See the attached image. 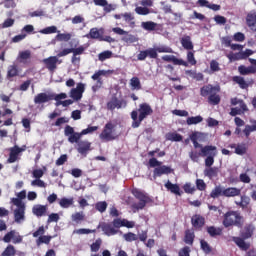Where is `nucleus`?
Listing matches in <instances>:
<instances>
[{"label":"nucleus","instance_id":"obj_2","mask_svg":"<svg viewBox=\"0 0 256 256\" xmlns=\"http://www.w3.org/2000/svg\"><path fill=\"white\" fill-rule=\"evenodd\" d=\"M253 233H255V226H253V224H248L240 232L241 237H233L232 241L241 251H249L251 243L245 242V240L251 239V237H253Z\"/></svg>","mask_w":256,"mask_h":256},{"label":"nucleus","instance_id":"obj_5","mask_svg":"<svg viewBox=\"0 0 256 256\" xmlns=\"http://www.w3.org/2000/svg\"><path fill=\"white\" fill-rule=\"evenodd\" d=\"M157 53H173V48L169 46H158L156 48H148L146 50L140 51L137 55L138 61H145L147 57L150 59H157L159 54Z\"/></svg>","mask_w":256,"mask_h":256},{"label":"nucleus","instance_id":"obj_33","mask_svg":"<svg viewBox=\"0 0 256 256\" xmlns=\"http://www.w3.org/2000/svg\"><path fill=\"white\" fill-rule=\"evenodd\" d=\"M246 23H247L248 27H251L252 29H254V27H256V12L255 11H252L247 14Z\"/></svg>","mask_w":256,"mask_h":256},{"label":"nucleus","instance_id":"obj_44","mask_svg":"<svg viewBox=\"0 0 256 256\" xmlns=\"http://www.w3.org/2000/svg\"><path fill=\"white\" fill-rule=\"evenodd\" d=\"M203 122L202 116H191L186 120L187 125H199V123Z\"/></svg>","mask_w":256,"mask_h":256},{"label":"nucleus","instance_id":"obj_6","mask_svg":"<svg viewBox=\"0 0 256 256\" xmlns=\"http://www.w3.org/2000/svg\"><path fill=\"white\" fill-rule=\"evenodd\" d=\"M243 216L238 211H228L223 216L222 225L227 229L229 227H243Z\"/></svg>","mask_w":256,"mask_h":256},{"label":"nucleus","instance_id":"obj_46","mask_svg":"<svg viewBox=\"0 0 256 256\" xmlns=\"http://www.w3.org/2000/svg\"><path fill=\"white\" fill-rule=\"evenodd\" d=\"M183 190L188 195H193L195 193V191H197V188L195 187V185L191 184V182H186L183 185Z\"/></svg>","mask_w":256,"mask_h":256},{"label":"nucleus","instance_id":"obj_52","mask_svg":"<svg viewBox=\"0 0 256 256\" xmlns=\"http://www.w3.org/2000/svg\"><path fill=\"white\" fill-rule=\"evenodd\" d=\"M187 63L189 65H197V59H195V51L189 50L187 52Z\"/></svg>","mask_w":256,"mask_h":256},{"label":"nucleus","instance_id":"obj_28","mask_svg":"<svg viewBox=\"0 0 256 256\" xmlns=\"http://www.w3.org/2000/svg\"><path fill=\"white\" fill-rule=\"evenodd\" d=\"M101 227H102V231L108 237H111V235H117V233H119V230L113 228V225L111 224L104 223Z\"/></svg>","mask_w":256,"mask_h":256},{"label":"nucleus","instance_id":"obj_54","mask_svg":"<svg viewBox=\"0 0 256 256\" xmlns=\"http://www.w3.org/2000/svg\"><path fill=\"white\" fill-rule=\"evenodd\" d=\"M102 243H103V241L101 240V238H98L94 243H92L90 246L92 253H97V251H99V249H101Z\"/></svg>","mask_w":256,"mask_h":256},{"label":"nucleus","instance_id":"obj_56","mask_svg":"<svg viewBox=\"0 0 256 256\" xmlns=\"http://www.w3.org/2000/svg\"><path fill=\"white\" fill-rule=\"evenodd\" d=\"M123 238L128 243H131L133 241H137V239H138L137 235L135 233H133V232H128V233L124 234Z\"/></svg>","mask_w":256,"mask_h":256},{"label":"nucleus","instance_id":"obj_49","mask_svg":"<svg viewBox=\"0 0 256 256\" xmlns=\"http://www.w3.org/2000/svg\"><path fill=\"white\" fill-rule=\"evenodd\" d=\"M166 137L168 141H175V142L183 141V136L176 132L168 133Z\"/></svg>","mask_w":256,"mask_h":256},{"label":"nucleus","instance_id":"obj_18","mask_svg":"<svg viewBox=\"0 0 256 256\" xmlns=\"http://www.w3.org/2000/svg\"><path fill=\"white\" fill-rule=\"evenodd\" d=\"M162 61L166 63H173V65H183V67H189L187 61L177 58L175 55H164Z\"/></svg>","mask_w":256,"mask_h":256},{"label":"nucleus","instance_id":"obj_16","mask_svg":"<svg viewBox=\"0 0 256 256\" xmlns=\"http://www.w3.org/2000/svg\"><path fill=\"white\" fill-rule=\"evenodd\" d=\"M42 63H44L48 71L53 73L57 69V63H59V58H57V56H50L46 59H43Z\"/></svg>","mask_w":256,"mask_h":256},{"label":"nucleus","instance_id":"obj_8","mask_svg":"<svg viewBox=\"0 0 256 256\" xmlns=\"http://www.w3.org/2000/svg\"><path fill=\"white\" fill-rule=\"evenodd\" d=\"M99 139H101V141H105L106 143L119 139V135L117 132H115V124H113V122L109 121L104 125V128L99 135Z\"/></svg>","mask_w":256,"mask_h":256},{"label":"nucleus","instance_id":"obj_43","mask_svg":"<svg viewBox=\"0 0 256 256\" xmlns=\"http://www.w3.org/2000/svg\"><path fill=\"white\" fill-rule=\"evenodd\" d=\"M15 255H17V250L15 249V246L11 244H9L1 253V256H15Z\"/></svg>","mask_w":256,"mask_h":256},{"label":"nucleus","instance_id":"obj_59","mask_svg":"<svg viewBox=\"0 0 256 256\" xmlns=\"http://www.w3.org/2000/svg\"><path fill=\"white\" fill-rule=\"evenodd\" d=\"M234 153H236V155H245V153H247V147H245V144H238Z\"/></svg>","mask_w":256,"mask_h":256},{"label":"nucleus","instance_id":"obj_63","mask_svg":"<svg viewBox=\"0 0 256 256\" xmlns=\"http://www.w3.org/2000/svg\"><path fill=\"white\" fill-rule=\"evenodd\" d=\"M52 96V101H57V103H59V101H61L62 99H67V94L66 93H60V94H51Z\"/></svg>","mask_w":256,"mask_h":256},{"label":"nucleus","instance_id":"obj_11","mask_svg":"<svg viewBox=\"0 0 256 256\" xmlns=\"http://www.w3.org/2000/svg\"><path fill=\"white\" fill-rule=\"evenodd\" d=\"M64 135L65 137H68L69 143H77L81 141V137H83V134L81 132H75V128H73L70 125H66L64 128Z\"/></svg>","mask_w":256,"mask_h":256},{"label":"nucleus","instance_id":"obj_36","mask_svg":"<svg viewBox=\"0 0 256 256\" xmlns=\"http://www.w3.org/2000/svg\"><path fill=\"white\" fill-rule=\"evenodd\" d=\"M130 86L132 91H141L143 87L141 86V80H139V77H132L130 79Z\"/></svg>","mask_w":256,"mask_h":256},{"label":"nucleus","instance_id":"obj_17","mask_svg":"<svg viewBox=\"0 0 256 256\" xmlns=\"http://www.w3.org/2000/svg\"><path fill=\"white\" fill-rule=\"evenodd\" d=\"M191 225L194 229L201 231L203 227H205V217L201 216V214H195L191 218Z\"/></svg>","mask_w":256,"mask_h":256},{"label":"nucleus","instance_id":"obj_27","mask_svg":"<svg viewBox=\"0 0 256 256\" xmlns=\"http://www.w3.org/2000/svg\"><path fill=\"white\" fill-rule=\"evenodd\" d=\"M206 231L210 237H221L223 235V228L221 227L208 226Z\"/></svg>","mask_w":256,"mask_h":256},{"label":"nucleus","instance_id":"obj_53","mask_svg":"<svg viewBox=\"0 0 256 256\" xmlns=\"http://www.w3.org/2000/svg\"><path fill=\"white\" fill-rule=\"evenodd\" d=\"M56 40L67 43V41H71V33H59L56 35Z\"/></svg>","mask_w":256,"mask_h":256},{"label":"nucleus","instance_id":"obj_29","mask_svg":"<svg viewBox=\"0 0 256 256\" xmlns=\"http://www.w3.org/2000/svg\"><path fill=\"white\" fill-rule=\"evenodd\" d=\"M238 72L240 75H251L256 73V67L253 66H248L246 67L245 65H240L238 67Z\"/></svg>","mask_w":256,"mask_h":256},{"label":"nucleus","instance_id":"obj_7","mask_svg":"<svg viewBox=\"0 0 256 256\" xmlns=\"http://www.w3.org/2000/svg\"><path fill=\"white\" fill-rule=\"evenodd\" d=\"M149 167L154 168L153 178L162 177V175H170L173 173V169L170 166L163 165V162L157 160V158H150L148 161Z\"/></svg>","mask_w":256,"mask_h":256},{"label":"nucleus","instance_id":"obj_42","mask_svg":"<svg viewBox=\"0 0 256 256\" xmlns=\"http://www.w3.org/2000/svg\"><path fill=\"white\" fill-rule=\"evenodd\" d=\"M227 58L229 59V61H243V60H245L243 58L242 50H240V52H236V53L231 52L230 54L227 55Z\"/></svg>","mask_w":256,"mask_h":256},{"label":"nucleus","instance_id":"obj_39","mask_svg":"<svg viewBox=\"0 0 256 256\" xmlns=\"http://www.w3.org/2000/svg\"><path fill=\"white\" fill-rule=\"evenodd\" d=\"M141 26H142V29H144L145 31H156L157 27H159V24L153 21H146V22H142Z\"/></svg>","mask_w":256,"mask_h":256},{"label":"nucleus","instance_id":"obj_26","mask_svg":"<svg viewBox=\"0 0 256 256\" xmlns=\"http://www.w3.org/2000/svg\"><path fill=\"white\" fill-rule=\"evenodd\" d=\"M180 43L182 47L186 49V51H193L194 45H193V41H191V36H187V35L183 36L180 39Z\"/></svg>","mask_w":256,"mask_h":256},{"label":"nucleus","instance_id":"obj_9","mask_svg":"<svg viewBox=\"0 0 256 256\" xmlns=\"http://www.w3.org/2000/svg\"><path fill=\"white\" fill-rule=\"evenodd\" d=\"M215 151H217V147L212 145H206L201 149L202 157H207L205 159V165L208 168L215 163V155H217Z\"/></svg>","mask_w":256,"mask_h":256},{"label":"nucleus","instance_id":"obj_20","mask_svg":"<svg viewBox=\"0 0 256 256\" xmlns=\"http://www.w3.org/2000/svg\"><path fill=\"white\" fill-rule=\"evenodd\" d=\"M47 205L36 204L32 207V213L35 217H45L48 211Z\"/></svg>","mask_w":256,"mask_h":256},{"label":"nucleus","instance_id":"obj_62","mask_svg":"<svg viewBox=\"0 0 256 256\" xmlns=\"http://www.w3.org/2000/svg\"><path fill=\"white\" fill-rule=\"evenodd\" d=\"M42 235H45V226H40L35 232L32 233V237H42Z\"/></svg>","mask_w":256,"mask_h":256},{"label":"nucleus","instance_id":"obj_61","mask_svg":"<svg viewBox=\"0 0 256 256\" xmlns=\"http://www.w3.org/2000/svg\"><path fill=\"white\" fill-rule=\"evenodd\" d=\"M41 33H43L44 35H51L53 33H57V27L56 26L46 27L41 30Z\"/></svg>","mask_w":256,"mask_h":256},{"label":"nucleus","instance_id":"obj_13","mask_svg":"<svg viewBox=\"0 0 256 256\" xmlns=\"http://www.w3.org/2000/svg\"><path fill=\"white\" fill-rule=\"evenodd\" d=\"M27 149V146L19 147L15 145L14 147L10 148L9 158L7 163H15L17 159H19V153H23Z\"/></svg>","mask_w":256,"mask_h":256},{"label":"nucleus","instance_id":"obj_35","mask_svg":"<svg viewBox=\"0 0 256 256\" xmlns=\"http://www.w3.org/2000/svg\"><path fill=\"white\" fill-rule=\"evenodd\" d=\"M14 219L16 223H19L25 219V207L17 208L14 210Z\"/></svg>","mask_w":256,"mask_h":256},{"label":"nucleus","instance_id":"obj_21","mask_svg":"<svg viewBox=\"0 0 256 256\" xmlns=\"http://www.w3.org/2000/svg\"><path fill=\"white\" fill-rule=\"evenodd\" d=\"M17 61L18 63H22V65H29V63H31V51H20L17 56Z\"/></svg>","mask_w":256,"mask_h":256},{"label":"nucleus","instance_id":"obj_48","mask_svg":"<svg viewBox=\"0 0 256 256\" xmlns=\"http://www.w3.org/2000/svg\"><path fill=\"white\" fill-rule=\"evenodd\" d=\"M108 206L109 204H107L106 201H99L95 204V209L96 211H99V213H105Z\"/></svg>","mask_w":256,"mask_h":256},{"label":"nucleus","instance_id":"obj_12","mask_svg":"<svg viewBox=\"0 0 256 256\" xmlns=\"http://www.w3.org/2000/svg\"><path fill=\"white\" fill-rule=\"evenodd\" d=\"M83 93H85V84L79 82L75 88L70 90L69 97L73 99V101H81V99H83Z\"/></svg>","mask_w":256,"mask_h":256},{"label":"nucleus","instance_id":"obj_10","mask_svg":"<svg viewBox=\"0 0 256 256\" xmlns=\"http://www.w3.org/2000/svg\"><path fill=\"white\" fill-rule=\"evenodd\" d=\"M113 73H115L114 70H98L97 72H95L91 76V79H93V81H97V84L92 86V91L96 93L98 89H101V87L103 86V80H101V76L113 75Z\"/></svg>","mask_w":256,"mask_h":256},{"label":"nucleus","instance_id":"obj_23","mask_svg":"<svg viewBox=\"0 0 256 256\" xmlns=\"http://www.w3.org/2000/svg\"><path fill=\"white\" fill-rule=\"evenodd\" d=\"M241 195V188H237V187H228V188H224L223 190V197H240Z\"/></svg>","mask_w":256,"mask_h":256},{"label":"nucleus","instance_id":"obj_38","mask_svg":"<svg viewBox=\"0 0 256 256\" xmlns=\"http://www.w3.org/2000/svg\"><path fill=\"white\" fill-rule=\"evenodd\" d=\"M205 177L209 179H213V177H217L219 175V168L217 167H209L204 170Z\"/></svg>","mask_w":256,"mask_h":256},{"label":"nucleus","instance_id":"obj_51","mask_svg":"<svg viewBox=\"0 0 256 256\" xmlns=\"http://www.w3.org/2000/svg\"><path fill=\"white\" fill-rule=\"evenodd\" d=\"M112 57H113V52L109 50L103 51L98 55L99 61H102V62L107 61V59H111Z\"/></svg>","mask_w":256,"mask_h":256},{"label":"nucleus","instance_id":"obj_55","mask_svg":"<svg viewBox=\"0 0 256 256\" xmlns=\"http://www.w3.org/2000/svg\"><path fill=\"white\" fill-rule=\"evenodd\" d=\"M124 35L125 36L122 37V41H124V43H136L137 37L133 34H129V32H127V34Z\"/></svg>","mask_w":256,"mask_h":256},{"label":"nucleus","instance_id":"obj_60","mask_svg":"<svg viewBox=\"0 0 256 256\" xmlns=\"http://www.w3.org/2000/svg\"><path fill=\"white\" fill-rule=\"evenodd\" d=\"M198 137L196 133H193L190 135V140L192 141L195 149H203V146L201 144H199V142L197 141Z\"/></svg>","mask_w":256,"mask_h":256},{"label":"nucleus","instance_id":"obj_31","mask_svg":"<svg viewBox=\"0 0 256 256\" xmlns=\"http://www.w3.org/2000/svg\"><path fill=\"white\" fill-rule=\"evenodd\" d=\"M55 236L51 235H42L36 239V245L37 247H41V245H49L51 243V239H53Z\"/></svg>","mask_w":256,"mask_h":256},{"label":"nucleus","instance_id":"obj_19","mask_svg":"<svg viewBox=\"0 0 256 256\" xmlns=\"http://www.w3.org/2000/svg\"><path fill=\"white\" fill-rule=\"evenodd\" d=\"M49 101H53V96L47 93H39L34 97L35 105H41L43 103H49Z\"/></svg>","mask_w":256,"mask_h":256},{"label":"nucleus","instance_id":"obj_45","mask_svg":"<svg viewBox=\"0 0 256 256\" xmlns=\"http://www.w3.org/2000/svg\"><path fill=\"white\" fill-rule=\"evenodd\" d=\"M74 200L73 198H62L59 201V205L60 207H62V209H69V207H71V205H73Z\"/></svg>","mask_w":256,"mask_h":256},{"label":"nucleus","instance_id":"obj_15","mask_svg":"<svg viewBox=\"0 0 256 256\" xmlns=\"http://www.w3.org/2000/svg\"><path fill=\"white\" fill-rule=\"evenodd\" d=\"M122 107H127V101L123 99L119 100L117 97L107 103V109L109 111H115V109H121Z\"/></svg>","mask_w":256,"mask_h":256},{"label":"nucleus","instance_id":"obj_1","mask_svg":"<svg viewBox=\"0 0 256 256\" xmlns=\"http://www.w3.org/2000/svg\"><path fill=\"white\" fill-rule=\"evenodd\" d=\"M149 115H153V108L147 102L139 104L137 110H133L130 114L132 119V128L137 129L141 127V123L149 117Z\"/></svg>","mask_w":256,"mask_h":256},{"label":"nucleus","instance_id":"obj_32","mask_svg":"<svg viewBox=\"0 0 256 256\" xmlns=\"http://www.w3.org/2000/svg\"><path fill=\"white\" fill-rule=\"evenodd\" d=\"M232 80L234 81V83H237V85H239L240 89H249V83L245 81V78H243V76H234Z\"/></svg>","mask_w":256,"mask_h":256},{"label":"nucleus","instance_id":"obj_34","mask_svg":"<svg viewBox=\"0 0 256 256\" xmlns=\"http://www.w3.org/2000/svg\"><path fill=\"white\" fill-rule=\"evenodd\" d=\"M194 241H195V232H193V230L187 229L185 231L184 242L186 243V245H193Z\"/></svg>","mask_w":256,"mask_h":256},{"label":"nucleus","instance_id":"obj_22","mask_svg":"<svg viewBox=\"0 0 256 256\" xmlns=\"http://www.w3.org/2000/svg\"><path fill=\"white\" fill-rule=\"evenodd\" d=\"M103 28H91L90 32L88 34H86L87 39H97L98 41H101L102 37H103Z\"/></svg>","mask_w":256,"mask_h":256},{"label":"nucleus","instance_id":"obj_50","mask_svg":"<svg viewBox=\"0 0 256 256\" xmlns=\"http://www.w3.org/2000/svg\"><path fill=\"white\" fill-rule=\"evenodd\" d=\"M200 247L206 255H209V253L213 251L211 245H209V243L205 240H200Z\"/></svg>","mask_w":256,"mask_h":256},{"label":"nucleus","instance_id":"obj_64","mask_svg":"<svg viewBox=\"0 0 256 256\" xmlns=\"http://www.w3.org/2000/svg\"><path fill=\"white\" fill-rule=\"evenodd\" d=\"M191 248L189 246H185L182 249H180L178 255L179 256H191Z\"/></svg>","mask_w":256,"mask_h":256},{"label":"nucleus","instance_id":"obj_58","mask_svg":"<svg viewBox=\"0 0 256 256\" xmlns=\"http://www.w3.org/2000/svg\"><path fill=\"white\" fill-rule=\"evenodd\" d=\"M196 189H198V191H205V189H207V184L205 183V180L196 179Z\"/></svg>","mask_w":256,"mask_h":256},{"label":"nucleus","instance_id":"obj_40","mask_svg":"<svg viewBox=\"0 0 256 256\" xmlns=\"http://www.w3.org/2000/svg\"><path fill=\"white\" fill-rule=\"evenodd\" d=\"M251 123H252V125H246L243 130V133L247 139H249V137H250L251 133H253V131H256V120L251 121Z\"/></svg>","mask_w":256,"mask_h":256},{"label":"nucleus","instance_id":"obj_57","mask_svg":"<svg viewBox=\"0 0 256 256\" xmlns=\"http://www.w3.org/2000/svg\"><path fill=\"white\" fill-rule=\"evenodd\" d=\"M135 13H137V15H149V13H151V10L147 7L137 6L135 8Z\"/></svg>","mask_w":256,"mask_h":256},{"label":"nucleus","instance_id":"obj_25","mask_svg":"<svg viewBox=\"0 0 256 256\" xmlns=\"http://www.w3.org/2000/svg\"><path fill=\"white\" fill-rule=\"evenodd\" d=\"M235 204L237 207H240V209H249V205H251V198L245 194H240V201H235Z\"/></svg>","mask_w":256,"mask_h":256},{"label":"nucleus","instance_id":"obj_14","mask_svg":"<svg viewBox=\"0 0 256 256\" xmlns=\"http://www.w3.org/2000/svg\"><path fill=\"white\" fill-rule=\"evenodd\" d=\"M77 152L83 157H87L89 151H91V142L89 140H80L77 144Z\"/></svg>","mask_w":256,"mask_h":256},{"label":"nucleus","instance_id":"obj_41","mask_svg":"<svg viewBox=\"0 0 256 256\" xmlns=\"http://www.w3.org/2000/svg\"><path fill=\"white\" fill-rule=\"evenodd\" d=\"M122 17L126 23H129L130 27L133 29L135 27V16L131 12H126L122 14Z\"/></svg>","mask_w":256,"mask_h":256},{"label":"nucleus","instance_id":"obj_37","mask_svg":"<svg viewBox=\"0 0 256 256\" xmlns=\"http://www.w3.org/2000/svg\"><path fill=\"white\" fill-rule=\"evenodd\" d=\"M224 188L221 185L214 187V189L210 192L211 199H218V197H223Z\"/></svg>","mask_w":256,"mask_h":256},{"label":"nucleus","instance_id":"obj_24","mask_svg":"<svg viewBox=\"0 0 256 256\" xmlns=\"http://www.w3.org/2000/svg\"><path fill=\"white\" fill-rule=\"evenodd\" d=\"M164 187L167 189V191H170V193H173L174 195H178L179 197H181L182 192H181V188L178 186V184H173L171 183V181H167L164 184Z\"/></svg>","mask_w":256,"mask_h":256},{"label":"nucleus","instance_id":"obj_4","mask_svg":"<svg viewBox=\"0 0 256 256\" xmlns=\"http://www.w3.org/2000/svg\"><path fill=\"white\" fill-rule=\"evenodd\" d=\"M221 91V87L213 86L211 84L205 85L200 89V95L202 97L208 96L209 105H219L221 103V96L217 93Z\"/></svg>","mask_w":256,"mask_h":256},{"label":"nucleus","instance_id":"obj_47","mask_svg":"<svg viewBox=\"0 0 256 256\" xmlns=\"http://www.w3.org/2000/svg\"><path fill=\"white\" fill-rule=\"evenodd\" d=\"M71 219L74 223H81V221H85V213L83 212H76L71 215Z\"/></svg>","mask_w":256,"mask_h":256},{"label":"nucleus","instance_id":"obj_3","mask_svg":"<svg viewBox=\"0 0 256 256\" xmlns=\"http://www.w3.org/2000/svg\"><path fill=\"white\" fill-rule=\"evenodd\" d=\"M132 195L139 201V203H133L131 205L133 213H137V211L143 210L144 207H147L148 203H153V198L145 191H142L138 188L132 189Z\"/></svg>","mask_w":256,"mask_h":256},{"label":"nucleus","instance_id":"obj_30","mask_svg":"<svg viewBox=\"0 0 256 256\" xmlns=\"http://www.w3.org/2000/svg\"><path fill=\"white\" fill-rule=\"evenodd\" d=\"M19 66L16 64L10 65L7 70V79H13V77H19Z\"/></svg>","mask_w":256,"mask_h":256}]
</instances>
